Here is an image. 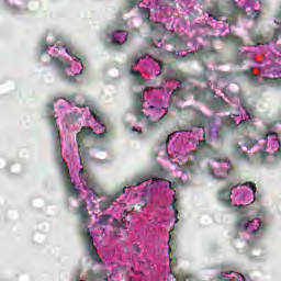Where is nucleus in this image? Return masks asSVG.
<instances>
[{"label": "nucleus", "instance_id": "obj_9", "mask_svg": "<svg viewBox=\"0 0 281 281\" xmlns=\"http://www.w3.org/2000/svg\"><path fill=\"white\" fill-rule=\"evenodd\" d=\"M218 202L223 203L226 207L232 205V188H224L218 191Z\"/></svg>", "mask_w": 281, "mask_h": 281}, {"label": "nucleus", "instance_id": "obj_55", "mask_svg": "<svg viewBox=\"0 0 281 281\" xmlns=\"http://www.w3.org/2000/svg\"><path fill=\"white\" fill-rule=\"evenodd\" d=\"M240 63H243V58H239V59H238V64H239V65H240Z\"/></svg>", "mask_w": 281, "mask_h": 281}, {"label": "nucleus", "instance_id": "obj_49", "mask_svg": "<svg viewBox=\"0 0 281 281\" xmlns=\"http://www.w3.org/2000/svg\"><path fill=\"white\" fill-rule=\"evenodd\" d=\"M271 79L269 77H263V82H269Z\"/></svg>", "mask_w": 281, "mask_h": 281}, {"label": "nucleus", "instance_id": "obj_51", "mask_svg": "<svg viewBox=\"0 0 281 281\" xmlns=\"http://www.w3.org/2000/svg\"><path fill=\"white\" fill-rule=\"evenodd\" d=\"M210 15L211 16H216V12L212 11Z\"/></svg>", "mask_w": 281, "mask_h": 281}, {"label": "nucleus", "instance_id": "obj_52", "mask_svg": "<svg viewBox=\"0 0 281 281\" xmlns=\"http://www.w3.org/2000/svg\"><path fill=\"white\" fill-rule=\"evenodd\" d=\"M170 139H172V134L168 135V142H170Z\"/></svg>", "mask_w": 281, "mask_h": 281}, {"label": "nucleus", "instance_id": "obj_23", "mask_svg": "<svg viewBox=\"0 0 281 281\" xmlns=\"http://www.w3.org/2000/svg\"><path fill=\"white\" fill-rule=\"evenodd\" d=\"M171 276H173V278L176 279V281H188V280H192V277L190 274H183V273H178L175 274V272H170Z\"/></svg>", "mask_w": 281, "mask_h": 281}, {"label": "nucleus", "instance_id": "obj_37", "mask_svg": "<svg viewBox=\"0 0 281 281\" xmlns=\"http://www.w3.org/2000/svg\"><path fill=\"white\" fill-rule=\"evenodd\" d=\"M136 117H137V120H144V117H146V115L144 114V111L138 110V113H136Z\"/></svg>", "mask_w": 281, "mask_h": 281}, {"label": "nucleus", "instance_id": "obj_14", "mask_svg": "<svg viewBox=\"0 0 281 281\" xmlns=\"http://www.w3.org/2000/svg\"><path fill=\"white\" fill-rule=\"evenodd\" d=\"M87 280L89 281L108 280L106 272L103 270H100L99 272H95L94 270H89L87 272Z\"/></svg>", "mask_w": 281, "mask_h": 281}, {"label": "nucleus", "instance_id": "obj_46", "mask_svg": "<svg viewBox=\"0 0 281 281\" xmlns=\"http://www.w3.org/2000/svg\"><path fill=\"white\" fill-rule=\"evenodd\" d=\"M268 155L269 154L267 151H261V159H267Z\"/></svg>", "mask_w": 281, "mask_h": 281}, {"label": "nucleus", "instance_id": "obj_53", "mask_svg": "<svg viewBox=\"0 0 281 281\" xmlns=\"http://www.w3.org/2000/svg\"><path fill=\"white\" fill-rule=\"evenodd\" d=\"M236 209L238 207H245V205L240 204L239 206L238 205H235Z\"/></svg>", "mask_w": 281, "mask_h": 281}, {"label": "nucleus", "instance_id": "obj_40", "mask_svg": "<svg viewBox=\"0 0 281 281\" xmlns=\"http://www.w3.org/2000/svg\"><path fill=\"white\" fill-rule=\"evenodd\" d=\"M233 149L235 150V153H240V150L243 149V147H241L240 145H238V144H235V145L233 146Z\"/></svg>", "mask_w": 281, "mask_h": 281}, {"label": "nucleus", "instance_id": "obj_38", "mask_svg": "<svg viewBox=\"0 0 281 281\" xmlns=\"http://www.w3.org/2000/svg\"><path fill=\"white\" fill-rule=\"evenodd\" d=\"M274 157H281V142L279 140V148L274 151Z\"/></svg>", "mask_w": 281, "mask_h": 281}, {"label": "nucleus", "instance_id": "obj_13", "mask_svg": "<svg viewBox=\"0 0 281 281\" xmlns=\"http://www.w3.org/2000/svg\"><path fill=\"white\" fill-rule=\"evenodd\" d=\"M126 216H128V211H123L121 216V222L117 218H113L112 226L114 229H127L128 226L126 225Z\"/></svg>", "mask_w": 281, "mask_h": 281}, {"label": "nucleus", "instance_id": "obj_60", "mask_svg": "<svg viewBox=\"0 0 281 281\" xmlns=\"http://www.w3.org/2000/svg\"><path fill=\"white\" fill-rule=\"evenodd\" d=\"M122 194H124V189H123V191H122Z\"/></svg>", "mask_w": 281, "mask_h": 281}, {"label": "nucleus", "instance_id": "obj_22", "mask_svg": "<svg viewBox=\"0 0 281 281\" xmlns=\"http://www.w3.org/2000/svg\"><path fill=\"white\" fill-rule=\"evenodd\" d=\"M57 161L61 166V175H64L67 162L65 161V158H63V149L57 150Z\"/></svg>", "mask_w": 281, "mask_h": 281}, {"label": "nucleus", "instance_id": "obj_4", "mask_svg": "<svg viewBox=\"0 0 281 281\" xmlns=\"http://www.w3.org/2000/svg\"><path fill=\"white\" fill-rule=\"evenodd\" d=\"M133 36H139V30L133 29L130 33L124 30H114L111 35L112 45H124L128 38H133Z\"/></svg>", "mask_w": 281, "mask_h": 281}, {"label": "nucleus", "instance_id": "obj_45", "mask_svg": "<svg viewBox=\"0 0 281 281\" xmlns=\"http://www.w3.org/2000/svg\"><path fill=\"white\" fill-rule=\"evenodd\" d=\"M203 52H205V47L199 46V48H198V54L203 55Z\"/></svg>", "mask_w": 281, "mask_h": 281}, {"label": "nucleus", "instance_id": "obj_32", "mask_svg": "<svg viewBox=\"0 0 281 281\" xmlns=\"http://www.w3.org/2000/svg\"><path fill=\"white\" fill-rule=\"evenodd\" d=\"M140 12H142L143 16H145V19H150V9L142 8Z\"/></svg>", "mask_w": 281, "mask_h": 281}, {"label": "nucleus", "instance_id": "obj_19", "mask_svg": "<svg viewBox=\"0 0 281 281\" xmlns=\"http://www.w3.org/2000/svg\"><path fill=\"white\" fill-rule=\"evenodd\" d=\"M151 30L154 32H158V34H166V32H168V29L166 27V24H164L161 22H154L151 24Z\"/></svg>", "mask_w": 281, "mask_h": 281}, {"label": "nucleus", "instance_id": "obj_28", "mask_svg": "<svg viewBox=\"0 0 281 281\" xmlns=\"http://www.w3.org/2000/svg\"><path fill=\"white\" fill-rule=\"evenodd\" d=\"M82 71H85V67H82L81 71L79 74H76L75 76H66V80L75 85L76 78H78V76H82Z\"/></svg>", "mask_w": 281, "mask_h": 281}, {"label": "nucleus", "instance_id": "obj_56", "mask_svg": "<svg viewBox=\"0 0 281 281\" xmlns=\"http://www.w3.org/2000/svg\"><path fill=\"white\" fill-rule=\"evenodd\" d=\"M176 93H177V90H173V91H172V95H176Z\"/></svg>", "mask_w": 281, "mask_h": 281}, {"label": "nucleus", "instance_id": "obj_39", "mask_svg": "<svg viewBox=\"0 0 281 281\" xmlns=\"http://www.w3.org/2000/svg\"><path fill=\"white\" fill-rule=\"evenodd\" d=\"M133 249L136 252L137 256H139V254H142V250L139 249V246L137 244L133 245Z\"/></svg>", "mask_w": 281, "mask_h": 281}, {"label": "nucleus", "instance_id": "obj_11", "mask_svg": "<svg viewBox=\"0 0 281 281\" xmlns=\"http://www.w3.org/2000/svg\"><path fill=\"white\" fill-rule=\"evenodd\" d=\"M168 251H169V267L170 269H175L177 267V259L172 255V247H177V241L172 238V233H169V240H168Z\"/></svg>", "mask_w": 281, "mask_h": 281}, {"label": "nucleus", "instance_id": "obj_7", "mask_svg": "<svg viewBox=\"0 0 281 281\" xmlns=\"http://www.w3.org/2000/svg\"><path fill=\"white\" fill-rule=\"evenodd\" d=\"M150 179H151L153 183H155V182L159 183V182L162 181L159 178L153 177V175H150V176H143V177H136V178H134L132 180H128L126 182V187L127 188H137V186H142V183H145V181H150Z\"/></svg>", "mask_w": 281, "mask_h": 281}, {"label": "nucleus", "instance_id": "obj_27", "mask_svg": "<svg viewBox=\"0 0 281 281\" xmlns=\"http://www.w3.org/2000/svg\"><path fill=\"white\" fill-rule=\"evenodd\" d=\"M182 181L181 179H175L169 181V188L170 190H175L176 188H179V186H181Z\"/></svg>", "mask_w": 281, "mask_h": 281}, {"label": "nucleus", "instance_id": "obj_50", "mask_svg": "<svg viewBox=\"0 0 281 281\" xmlns=\"http://www.w3.org/2000/svg\"><path fill=\"white\" fill-rule=\"evenodd\" d=\"M239 276H240V278H241V281H247V279L245 278V276H243V274H240V273H239Z\"/></svg>", "mask_w": 281, "mask_h": 281}, {"label": "nucleus", "instance_id": "obj_8", "mask_svg": "<svg viewBox=\"0 0 281 281\" xmlns=\"http://www.w3.org/2000/svg\"><path fill=\"white\" fill-rule=\"evenodd\" d=\"M79 175L81 177V181L86 182V190H95V188H98L95 180L93 179V177H91L89 172H87L85 168H81L79 170Z\"/></svg>", "mask_w": 281, "mask_h": 281}, {"label": "nucleus", "instance_id": "obj_58", "mask_svg": "<svg viewBox=\"0 0 281 281\" xmlns=\"http://www.w3.org/2000/svg\"><path fill=\"white\" fill-rule=\"evenodd\" d=\"M225 273H227V276H229V273H232V272H225Z\"/></svg>", "mask_w": 281, "mask_h": 281}, {"label": "nucleus", "instance_id": "obj_54", "mask_svg": "<svg viewBox=\"0 0 281 281\" xmlns=\"http://www.w3.org/2000/svg\"><path fill=\"white\" fill-rule=\"evenodd\" d=\"M254 146H256V144H258V140H252Z\"/></svg>", "mask_w": 281, "mask_h": 281}, {"label": "nucleus", "instance_id": "obj_57", "mask_svg": "<svg viewBox=\"0 0 281 281\" xmlns=\"http://www.w3.org/2000/svg\"><path fill=\"white\" fill-rule=\"evenodd\" d=\"M247 149H248V150H251V147L247 146Z\"/></svg>", "mask_w": 281, "mask_h": 281}, {"label": "nucleus", "instance_id": "obj_26", "mask_svg": "<svg viewBox=\"0 0 281 281\" xmlns=\"http://www.w3.org/2000/svg\"><path fill=\"white\" fill-rule=\"evenodd\" d=\"M258 223V228L251 232L252 236H256V234H258L259 232H267V224H265L262 221H259Z\"/></svg>", "mask_w": 281, "mask_h": 281}, {"label": "nucleus", "instance_id": "obj_47", "mask_svg": "<svg viewBox=\"0 0 281 281\" xmlns=\"http://www.w3.org/2000/svg\"><path fill=\"white\" fill-rule=\"evenodd\" d=\"M180 60H183L186 63V60H188V55L180 56Z\"/></svg>", "mask_w": 281, "mask_h": 281}, {"label": "nucleus", "instance_id": "obj_35", "mask_svg": "<svg viewBox=\"0 0 281 281\" xmlns=\"http://www.w3.org/2000/svg\"><path fill=\"white\" fill-rule=\"evenodd\" d=\"M172 207L175 211V216H177V214H179V211L177 210V196L176 195H173Z\"/></svg>", "mask_w": 281, "mask_h": 281}, {"label": "nucleus", "instance_id": "obj_59", "mask_svg": "<svg viewBox=\"0 0 281 281\" xmlns=\"http://www.w3.org/2000/svg\"><path fill=\"white\" fill-rule=\"evenodd\" d=\"M193 155H194V153H196V151H191Z\"/></svg>", "mask_w": 281, "mask_h": 281}, {"label": "nucleus", "instance_id": "obj_15", "mask_svg": "<svg viewBox=\"0 0 281 281\" xmlns=\"http://www.w3.org/2000/svg\"><path fill=\"white\" fill-rule=\"evenodd\" d=\"M218 38L224 43H234V45H243V38L238 35H220Z\"/></svg>", "mask_w": 281, "mask_h": 281}, {"label": "nucleus", "instance_id": "obj_24", "mask_svg": "<svg viewBox=\"0 0 281 281\" xmlns=\"http://www.w3.org/2000/svg\"><path fill=\"white\" fill-rule=\"evenodd\" d=\"M232 10L235 14H245V8H240L235 0L232 2Z\"/></svg>", "mask_w": 281, "mask_h": 281}, {"label": "nucleus", "instance_id": "obj_42", "mask_svg": "<svg viewBox=\"0 0 281 281\" xmlns=\"http://www.w3.org/2000/svg\"><path fill=\"white\" fill-rule=\"evenodd\" d=\"M193 56H196V52H189L187 53V58H193Z\"/></svg>", "mask_w": 281, "mask_h": 281}, {"label": "nucleus", "instance_id": "obj_16", "mask_svg": "<svg viewBox=\"0 0 281 281\" xmlns=\"http://www.w3.org/2000/svg\"><path fill=\"white\" fill-rule=\"evenodd\" d=\"M66 53H68L69 56H72L74 58H76L75 60H78V63H81V67H85V64L87 63V59L80 57V54H78V52H76L71 47H66Z\"/></svg>", "mask_w": 281, "mask_h": 281}, {"label": "nucleus", "instance_id": "obj_20", "mask_svg": "<svg viewBox=\"0 0 281 281\" xmlns=\"http://www.w3.org/2000/svg\"><path fill=\"white\" fill-rule=\"evenodd\" d=\"M248 119L241 120L239 122V126H249V124H251V122H254V120L256 119V115H254V113H251V111L247 110L246 111Z\"/></svg>", "mask_w": 281, "mask_h": 281}, {"label": "nucleus", "instance_id": "obj_44", "mask_svg": "<svg viewBox=\"0 0 281 281\" xmlns=\"http://www.w3.org/2000/svg\"><path fill=\"white\" fill-rule=\"evenodd\" d=\"M240 157H243L244 159H249V154L247 151H243L240 154Z\"/></svg>", "mask_w": 281, "mask_h": 281}, {"label": "nucleus", "instance_id": "obj_18", "mask_svg": "<svg viewBox=\"0 0 281 281\" xmlns=\"http://www.w3.org/2000/svg\"><path fill=\"white\" fill-rule=\"evenodd\" d=\"M135 109L142 111L144 109V92H137L134 94Z\"/></svg>", "mask_w": 281, "mask_h": 281}, {"label": "nucleus", "instance_id": "obj_48", "mask_svg": "<svg viewBox=\"0 0 281 281\" xmlns=\"http://www.w3.org/2000/svg\"><path fill=\"white\" fill-rule=\"evenodd\" d=\"M246 76H249L250 74H251V69H249V70H245V72H244Z\"/></svg>", "mask_w": 281, "mask_h": 281}, {"label": "nucleus", "instance_id": "obj_36", "mask_svg": "<svg viewBox=\"0 0 281 281\" xmlns=\"http://www.w3.org/2000/svg\"><path fill=\"white\" fill-rule=\"evenodd\" d=\"M281 34V30L280 29H276L274 30V37H273V42L274 43H278V37L280 36Z\"/></svg>", "mask_w": 281, "mask_h": 281}, {"label": "nucleus", "instance_id": "obj_31", "mask_svg": "<svg viewBox=\"0 0 281 281\" xmlns=\"http://www.w3.org/2000/svg\"><path fill=\"white\" fill-rule=\"evenodd\" d=\"M55 65H56V67H58L59 69H65V68L68 67L67 63L61 61V60H59V59H55Z\"/></svg>", "mask_w": 281, "mask_h": 281}, {"label": "nucleus", "instance_id": "obj_21", "mask_svg": "<svg viewBox=\"0 0 281 281\" xmlns=\"http://www.w3.org/2000/svg\"><path fill=\"white\" fill-rule=\"evenodd\" d=\"M130 74L131 76H133L137 85H144V77H142V72L139 70L131 69Z\"/></svg>", "mask_w": 281, "mask_h": 281}, {"label": "nucleus", "instance_id": "obj_1", "mask_svg": "<svg viewBox=\"0 0 281 281\" xmlns=\"http://www.w3.org/2000/svg\"><path fill=\"white\" fill-rule=\"evenodd\" d=\"M77 215L79 216L83 228L81 229V235L83 237V243L86 250L88 251L90 258L98 262V265H102V258L98 255V248L93 245V236H91V231L89 229V224L91 223V215H89V210H87V202L81 201L78 209Z\"/></svg>", "mask_w": 281, "mask_h": 281}, {"label": "nucleus", "instance_id": "obj_43", "mask_svg": "<svg viewBox=\"0 0 281 281\" xmlns=\"http://www.w3.org/2000/svg\"><path fill=\"white\" fill-rule=\"evenodd\" d=\"M216 280H218V281H225V280H227V277H225V276H223V274H218V276L216 277Z\"/></svg>", "mask_w": 281, "mask_h": 281}, {"label": "nucleus", "instance_id": "obj_29", "mask_svg": "<svg viewBox=\"0 0 281 281\" xmlns=\"http://www.w3.org/2000/svg\"><path fill=\"white\" fill-rule=\"evenodd\" d=\"M111 201L101 202L100 203V210L101 212H106L111 207Z\"/></svg>", "mask_w": 281, "mask_h": 281}, {"label": "nucleus", "instance_id": "obj_17", "mask_svg": "<svg viewBox=\"0 0 281 281\" xmlns=\"http://www.w3.org/2000/svg\"><path fill=\"white\" fill-rule=\"evenodd\" d=\"M213 105L216 109H223V111H227L229 109V103L225 101L222 97L215 98L213 100Z\"/></svg>", "mask_w": 281, "mask_h": 281}, {"label": "nucleus", "instance_id": "obj_30", "mask_svg": "<svg viewBox=\"0 0 281 281\" xmlns=\"http://www.w3.org/2000/svg\"><path fill=\"white\" fill-rule=\"evenodd\" d=\"M243 186H245L246 188H250V190H252L254 196H256V183L247 181Z\"/></svg>", "mask_w": 281, "mask_h": 281}, {"label": "nucleus", "instance_id": "obj_34", "mask_svg": "<svg viewBox=\"0 0 281 281\" xmlns=\"http://www.w3.org/2000/svg\"><path fill=\"white\" fill-rule=\"evenodd\" d=\"M207 146H210L207 144V142L205 140H200L199 144L196 145V148L201 149V148H207Z\"/></svg>", "mask_w": 281, "mask_h": 281}, {"label": "nucleus", "instance_id": "obj_5", "mask_svg": "<svg viewBox=\"0 0 281 281\" xmlns=\"http://www.w3.org/2000/svg\"><path fill=\"white\" fill-rule=\"evenodd\" d=\"M90 113L94 119V122L99 124V126L97 127V131H101L100 133H105V137L108 135H111V128H106V121H104V114H102V112L95 109H90Z\"/></svg>", "mask_w": 281, "mask_h": 281}, {"label": "nucleus", "instance_id": "obj_10", "mask_svg": "<svg viewBox=\"0 0 281 281\" xmlns=\"http://www.w3.org/2000/svg\"><path fill=\"white\" fill-rule=\"evenodd\" d=\"M148 53V50L146 49H142L137 53V55H132L127 58V66L133 69V67H135V65H139V60L146 58V54Z\"/></svg>", "mask_w": 281, "mask_h": 281}, {"label": "nucleus", "instance_id": "obj_25", "mask_svg": "<svg viewBox=\"0 0 281 281\" xmlns=\"http://www.w3.org/2000/svg\"><path fill=\"white\" fill-rule=\"evenodd\" d=\"M110 218H113V215L103 214L100 216L99 221L97 222V225H109Z\"/></svg>", "mask_w": 281, "mask_h": 281}, {"label": "nucleus", "instance_id": "obj_3", "mask_svg": "<svg viewBox=\"0 0 281 281\" xmlns=\"http://www.w3.org/2000/svg\"><path fill=\"white\" fill-rule=\"evenodd\" d=\"M64 179V188L67 196H71L72 199H80V194L82 191L80 187L76 184V182L71 181V175L69 173V166H65V172L63 173Z\"/></svg>", "mask_w": 281, "mask_h": 281}, {"label": "nucleus", "instance_id": "obj_12", "mask_svg": "<svg viewBox=\"0 0 281 281\" xmlns=\"http://www.w3.org/2000/svg\"><path fill=\"white\" fill-rule=\"evenodd\" d=\"M252 223L254 220L249 217H239L236 222V229H238V232H247Z\"/></svg>", "mask_w": 281, "mask_h": 281}, {"label": "nucleus", "instance_id": "obj_33", "mask_svg": "<svg viewBox=\"0 0 281 281\" xmlns=\"http://www.w3.org/2000/svg\"><path fill=\"white\" fill-rule=\"evenodd\" d=\"M142 1H144V0H128V5H130V8H137V5H139V3H142Z\"/></svg>", "mask_w": 281, "mask_h": 281}, {"label": "nucleus", "instance_id": "obj_6", "mask_svg": "<svg viewBox=\"0 0 281 281\" xmlns=\"http://www.w3.org/2000/svg\"><path fill=\"white\" fill-rule=\"evenodd\" d=\"M47 117L49 120L53 137L55 139H60V130L58 128V124H56V112H54V104H48L46 109Z\"/></svg>", "mask_w": 281, "mask_h": 281}, {"label": "nucleus", "instance_id": "obj_2", "mask_svg": "<svg viewBox=\"0 0 281 281\" xmlns=\"http://www.w3.org/2000/svg\"><path fill=\"white\" fill-rule=\"evenodd\" d=\"M94 137V139H104L105 133H95L93 130L89 126L81 127V131L77 133V144H78V150H79V157H80V164L82 166V157H87L89 155V149L85 147V139L87 137Z\"/></svg>", "mask_w": 281, "mask_h": 281}, {"label": "nucleus", "instance_id": "obj_41", "mask_svg": "<svg viewBox=\"0 0 281 281\" xmlns=\"http://www.w3.org/2000/svg\"><path fill=\"white\" fill-rule=\"evenodd\" d=\"M226 188H231V192H232V190H234V188H238V184H236L235 182H231L226 186Z\"/></svg>", "mask_w": 281, "mask_h": 281}]
</instances>
